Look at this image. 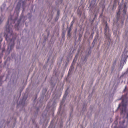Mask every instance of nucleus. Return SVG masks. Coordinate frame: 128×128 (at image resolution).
<instances>
[{
    "instance_id": "20e7f679",
    "label": "nucleus",
    "mask_w": 128,
    "mask_h": 128,
    "mask_svg": "<svg viewBox=\"0 0 128 128\" xmlns=\"http://www.w3.org/2000/svg\"><path fill=\"white\" fill-rule=\"evenodd\" d=\"M121 6H119L118 7V10H119L117 14V18L118 19L120 16V10L121 9Z\"/></svg>"
},
{
    "instance_id": "6ab92c4d",
    "label": "nucleus",
    "mask_w": 128,
    "mask_h": 128,
    "mask_svg": "<svg viewBox=\"0 0 128 128\" xmlns=\"http://www.w3.org/2000/svg\"><path fill=\"white\" fill-rule=\"evenodd\" d=\"M73 66L72 64L71 66Z\"/></svg>"
},
{
    "instance_id": "0eeeda50",
    "label": "nucleus",
    "mask_w": 128,
    "mask_h": 128,
    "mask_svg": "<svg viewBox=\"0 0 128 128\" xmlns=\"http://www.w3.org/2000/svg\"><path fill=\"white\" fill-rule=\"evenodd\" d=\"M21 20L20 19L18 21V24L17 25V26H18L19 24L21 21Z\"/></svg>"
},
{
    "instance_id": "f257e3e1",
    "label": "nucleus",
    "mask_w": 128,
    "mask_h": 128,
    "mask_svg": "<svg viewBox=\"0 0 128 128\" xmlns=\"http://www.w3.org/2000/svg\"><path fill=\"white\" fill-rule=\"evenodd\" d=\"M14 24V20H13L12 18H9L8 20V24L6 26V31L7 33V35L6 36V39L8 41H10L11 44L9 45L8 47V49H9L10 51L13 48L14 45V41L16 39V36L14 37L12 34V28L13 26L12 25V22Z\"/></svg>"
},
{
    "instance_id": "412c9836",
    "label": "nucleus",
    "mask_w": 128,
    "mask_h": 128,
    "mask_svg": "<svg viewBox=\"0 0 128 128\" xmlns=\"http://www.w3.org/2000/svg\"><path fill=\"white\" fill-rule=\"evenodd\" d=\"M95 41V40H94V41H93V42L94 41Z\"/></svg>"
},
{
    "instance_id": "5701e85b",
    "label": "nucleus",
    "mask_w": 128,
    "mask_h": 128,
    "mask_svg": "<svg viewBox=\"0 0 128 128\" xmlns=\"http://www.w3.org/2000/svg\"><path fill=\"white\" fill-rule=\"evenodd\" d=\"M2 41V40L0 41V42H1Z\"/></svg>"
},
{
    "instance_id": "2eb2a0df",
    "label": "nucleus",
    "mask_w": 128,
    "mask_h": 128,
    "mask_svg": "<svg viewBox=\"0 0 128 128\" xmlns=\"http://www.w3.org/2000/svg\"><path fill=\"white\" fill-rule=\"evenodd\" d=\"M95 19V18H93V20H92V22H93V21H94V20Z\"/></svg>"
},
{
    "instance_id": "aec40b11",
    "label": "nucleus",
    "mask_w": 128,
    "mask_h": 128,
    "mask_svg": "<svg viewBox=\"0 0 128 128\" xmlns=\"http://www.w3.org/2000/svg\"><path fill=\"white\" fill-rule=\"evenodd\" d=\"M16 25H15V28L16 27Z\"/></svg>"
},
{
    "instance_id": "ddd939ff",
    "label": "nucleus",
    "mask_w": 128,
    "mask_h": 128,
    "mask_svg": "<svg viewBox=\"0 0 128 128\" xmlns=\"http://www.w3.org/2000/svg\"><path fill=\"white\" fill-rule=\"evenodd\" d=\"M59 14V11H58L57 12V14L58 15Z\"/></svg>"
},
{
    "instance_id": "f03ea898",
    "label": "nucleus",
    "mask_w": 128,
    "mask_h": 128,
    "mask_svg": "<svg viewBox=\"0 0 128 128\" xmlns=\"http://www.w3.org/2000/svg\"><path fill=\"white\" fill-rule=\"evenodd\" d=\"M122 107V108L120 109L121 114H123L124 116H126V118H128V112L126 111V106L123 104Z\"/></svg>"
},
{
    "instance_id": "7ed1b4c3",
    "label": "nucleus",
    "mask_w": 128,
    "mask_h": 128,
    "mask_svg": "<svg viewBox=\"0 0 128 128\" xmlns=\"http://www.w3.org/2000/svg\"><path fill=\"white\" fill-rule=\"evenodd\" d=\"M108 32L109 31V28L108 26V24L106 22V23L105 27L104 28L105 34H106V32H108Z\"/></svg>"
},
{
    "instance_id": "9d476101",
    "label": "nucleus",
    "mask_w": 128,
    "mask_h": 128,
    "mask_svg": "<svg viewBox=\"0 0 128 128\" xmlns=\"http://www.w3.org/2000/svg\"><path fill=\"white\" fill-rule=\"evenodd\" d=\"M3 21L2 20V18H0V24H1Z\"/></svg>"
},
{
    "instance_id": "a211bd4d",
    "label": "nucleus",
    "mask_w": 128,
    "mask_h": 128,
    "mask_svg": "<svg viewBox=\"0 0 128 128\" xmlns=\"http://www.w3.org/2000/svg\"><path fill=\"white\" fill-rule=\"evenodd\" d=\"M70 70H69V72L70 71Z\"/></svg>"
},
{
    "instance_id": "9b49d317",
    "label": "nucleus",
    "mask_w": 128,
    "mask_h": 128,
    "mask_svg": "<svg viewBox=\"0 0 128 128\" xmlns=\"http://www.w3.org/2000/svg\"><path fill=\"white\" fill-rule=\"evenodd\" d=\"M126 88H127L126 86H125V88L124 90V92H125L126 90Z\"/></svg>"
},
{
    "instance_id": "4be33fe9",
    "label": "nucleus",
    "mask_w": 128,
    "mask_h": 128,
    "mask_svg": "<svg viewBox=\"0 0 128 128\" xmlns=\"http://www.w3.org/2000/svg\"><path fill=\"white\" fill-rule=\"evenodd\" d=\"M70 32L68 31V33H69Z\"/></svg>"
},
{
    "instance_id": "6e6552de",
    "label": "nucleus",
    "mask_w": 128,
    "mask_h": 128,
    "mask_svg": "<svg viewBox=\"0 0 128 128\" xmlns=\"http://www.w3.org/2000/svg\"><path fill=\"white\" fill-rule=\"evenodd\" d=\"M123 12L124 14H126V10H125V8H124V9L123 10Z\"/></svg>"
},
{
    "instance_id": "1a4fd4ad",
    "label": "nucleus",
    "mask_w": 128,
    "mask_h": 128,
    "mask_svg": "<svg viewBox=\"0 0 128 128\" xmlns=\"http://www.w3.org/2000/svg\"><path fill=\"white\" fill-rule=\"evenodd\" d=\"M74 21H72V22H71V24L70 26H72V25L74 23Z\"/></svg>"
},
{
    "instance_id": "423d86ee",
    "label": "nucleus",
    "mask_w": 128,
    "mask_h": 128,
    "mask_svg": "<svg viewBox=\"0 0 128 128\" xmlns=\"http://www.w3.org/2000/svg\"><path fill=\"white\" fill-rule=\"evenodd\" d=\"M77 57H78V55H76L75 56V57L74 58V60L73 61L72 63V64L74 63L76 61V60H77Z\"/></svg>"
},
{
    "instance_id": "f3484780",
    "label": "nucleus",
    "mask_w": 128,
    "mask_h": 128,
    "mask_svg": "<svg viewBox=\"0 0 128 128\" xmlns=\"http://www.w3.org/2000/svg\"><path fill=\"white\" fill-rule=\"evenodd\" d=\"M126 5H124V8H125V7H126Z\"/></svg>"
},
{
    "instance_id": "dca6fc26",
    "label": "nucleus",
    "mask_w": 128,
    "mask_h": 128,
    "mask_svg": "<svg viewBox=\"0 0 128 128\" xmlns=\"http://www.w3.org/2000/svg\"><path fill=\"white\" fill-rule=\"evenodd\" d=\"M49 60V58H48V60L47 62Z\"/></svg>"
},
{
    "instance_id": "39448f33",
    "label": "nucleus",
    "mask_w": 128,
    "mask_h": 128,
    "mask_svg": "<svg viewBox=\"0 0 128 128\" xmlns=\"http://www.w3.org/2000/svg\"><path fill=\"white\" fill-rule=\"evenodd\" d=\"M105 35L106 38H107L108 40H109L110 38V34L109 33L108 34L107 32H106V34H105Z\"/></svg>"
},
{
    "instance_id": "b1692460",
    "label": "nucleus",
    "mask_w": 128,
    "mask_h": 128,
    "mask_svg": "<svg viewBox=\"0 0 128 128\" xmlns=\"http://www.w3.org/2000/svg\"><path fill=\"white\" fill-rule=\"evenodd\" d=\"M123 0H122V1H123Z\"/></svg>"
},
{
    "instance_id": "4468645a",
    "label": "nucleus",
    "mask_w": 128,
    "mask_h": 128,
    "mask_svg": "<svg viewBox=\"0 0 128 128\" xmlns=\"http://www.w3.org/2000/svg\"><path fill=\"white\" fill-rule=\"evenodd\" d=\"M120 104H119V106H118V108L120 106Z\"/></svg>"
},
{
    "instance_id": "f8f14e48",
    "label": "nucleus",
    "mask_w": 128,
    "mask_h": 128,
    "mask_svg": "<svg viewBox=\"0 0 128 128\" xmlns=\"http://www.w3.org/2000/svg\"><path fill=\"white\" fill-rule=\"evenodd\" d=\"M90 36H92V37H93V34H91V35H90Z\"/></svg>"
}]
</instances>
